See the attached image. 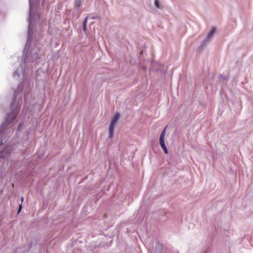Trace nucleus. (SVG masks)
Returning a JSON list of instances; mask_svg holds the SVG:
<instances>
[{"instance_id":"9d476101","label":"nucleus","mask_w":253,"mask_h":253,"mask_svg":"<svg viewBox=\"0 0 253 253\" xmlns=\"http://www.w3.org/2000/svg\"><path fill=\"white\" fill-rule=\"evenodd\" d=\"M155 5L156 6L158 7V8H160V6H159V2L158 0H156L155 1Z\"/></svg>"},{"instance_id":"7ed1b4c3","label":"nucleus","mask_w":253,"mask_h":253,"mask_svg":"<svg viewBox=\"0 0 253 253\" xmlns=\"http://www.w3.org/2000/svg\"><path fill=\"white\" fill-rule=\"evenodd\" d=\"M120 118V114L117 113L115 114V115L113 117V118L112 119V121L111 122V124H112L116 126V125L117 124L118 120Z\"/></svg>"},{"instance_id":"39448f33","label":"nucleus","mask_w":253,"mask_h":253,"mask_svg":"<svg viewBox=\"0 0 253 253\" xmlns=\"http://www.w3.org/2000/svg\"><path fill=\"white\" fill-rule=\"evenodd\" d=\"M7 148L5 149L3 151H2V152H1L0 153V157H1V158H5V157L6 152H7Z\"/></svg>"},{"instance_id":"f8f14e48","label":"nucleus","mask_w":253,"mask_h":253,"mask_svg":"<svg viewBox=\"0 0 253 253\" xmlns=\"http://www.w3.org/2000/svg\"><path fill=\"white\" fill-rule=\"evenodd\" d=\"M22 205L21 204V205L19 206V209H18V211L17 213H19L20 212V211H21V209H22Z\"/></svg>"},{"instance_id":"423d86ee","label":"nucleus","mask_w":253,"mask_h":253,"mask_svg":"<svg viewBox=\"0 0 253 253\" xmlns=\"http://www.w3.org/2000/svg\"><path fill=\"white\" fill-rule=\"evenodd\" d=\"M166 127H165L164 128V129L161 132V134L160 137V138H165V133H166Z\"/></svg>"},{"instance_id":"ddd939ff","label":"nucleus","mask_w":253,"mask_h":253,"mask_svg":"<svg viewBox=\"0 0 253 253\" xmlns=\"http://www.w3.org/2000/svg\"><path fill=\"white\" fill-rule=\"evenodd\" d=\"M23 200H24L23 198H22V199H21V201H22V202H23Z\"/></svg>"},{"instance_id":"1a4fd4ad","label":"nucleus","mask_w":253,"mask_h":253,"mask_svg":"<svg viewBox=\"0 0 253 253\" xmlns=\"http://www.w3.org/2000/svg\"><path fill=\"white\" fill-rule=\"evenodd\" d=\"M161 147L162 148L163 150H164L165 153L167 154L168 153V149L167 148L166 145L162 146Z\"/></svg>"},{"instance_id":"f03ea898","label":"nucleus","mask_w":253,"mask_h":253,"mask_svg":"<svg viewBox=\"0 0 253 253\" xmlns=\"http://www.w3.org/2000/svg\"><path fill=\"white\" fill-rule=\"evenodd\" d=\"M115 125L110 123L109 127V137L110 138H112L114 136V131L115 129Z\"/></svg>"},{"instance_id":"f257e3e1","label":"nucleus","mask_w":253,"mask_h":253,"mask_svg":"<svg viewBox=\"0 0 253 253\" xmlns=\"http://www.w3.org/2000/svg\"><path fill=\"white\" fill-rule=\"evenodd\" d=\"M17 116V113L16 112H13L10 114H8L6 117V120L8 123H11L13 121Z\"/></svg>"},{"instance_id":"20e7f679","label":"nucleus","mask_w":253,"mask_h":253,"mask_svg":"<svg viewBox=\"0 0 253 253\" xmlns=\"http://www.w3.org/2000/svg\"><path fill=\"white\" fill-rule=\"evenodd\" d=\"M215 31V29L214 28H212L211 29V31H210L209 33L208 34L207 38L210 39L212 37L213 35L214 34Z\"/></svg>"},{"instance_id":"6e6552de","label":"nucleus","mask_w":253,"mask_h":253,"mask_svg":"<svg viewBox=\"0 0 253 253\" xmlns=\"http://www.w3.org/2000/svg\"><path fill=\"white\" fill-rule=\"evenodd\" d=\"M160 144L161 147L162 146L165 145L164 138H160Z\"/></svg>"},{"instance_id":"0eeeda50","label":"nucleus","mask_w":253,"mask_h":253,"mask_svg":"<svg viewBox=\"0 0 253 253\" xmlns=\"http://www.w3.org/2000/svg\"><path fill=\"white\" fill-rule=\"evenodd\" d=\"M75 5L77 7H79L81 5V0H76Z\"/></svg>"},{"instance_id":"9b49d317","label":"nucleus","mask_w":253,"mask_h":253,"mask_svg":"<svg viewBox=\"0 0 253 253\" xmlns=\"http://www.w3.org/2000/svg\"><path fill=\"white\" fill-rule=\"evenodd\" d=\"M87 19V18L86 17L84 21V30H85V28H86V23Z\"/></svg>"}]
</instances>
